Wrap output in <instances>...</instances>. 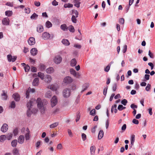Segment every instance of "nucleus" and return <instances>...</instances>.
<instances>
[{"instance_id":"28","label":"nucleus","mask_w":155,"mask_h":155,"mask_svg":"<svg viewBox=\"0 0 155 155\" xmlns=\"http://www.w3.org/2000/svg\"><path fill=\"white\" fill-rule=\"evenodd\" d=\"M48 88H50L52 91H56L57 90V87L54 85L53 84H51L48 87Z\"/></svg>"},{"instance_id":"29","label":"nucleus","mask_w":155,"mask_h":155,"mask_svg":"<svg viewBox=\"0 0 155 155\" xmlns=\"http://www.w3.org/2000/svg\"><path fill=\"white\" fill-rule=\"evenodd\" d=\"M14 155H19L18 150L16 148H15L13 151Z\"/></svg>"},{"instance_id":"37","label":"nucleus","mask_w":155,"mask_h":155,"mask_svg":"<svg viewBox=\"0 0 155 155\" xmlns=\"http://www.w3.org/2000/svg\"><path fill=\"white\" fill-rule=\"evenodd\" d=\"M77 17L74 15H73L71 18V20L73 22L76 23L77 22Z\"/></svg>"},{"instance_id":"31","label":"nucleus","mask_w":155,"mask_h":155,"mask_svg":"<svg viewBox=\"0 0 155 155\" xmlns=\"http://www.w3.org/2000/svg\"><path fill=\"white\" fill-rule=\"evenodd\" d=\"M38 17V15L35 13H34L30 17L31 19H33L37 18Z\"/></svg>"},{"instance_id":"4","label":"nucleus","mask_w":155,"mask_h":155,"mask_svg":"<svg viewBox=\"0 0 155 155\" xmlns=\"http://www.w3.org/2000/svg\"><path fill=\"white\" fill-rule=\"evenodd\" d=\"M58 102L57 98L56 97L54 96L51 100V105L52 107L55 106Z\"/></svg>"},{"instance_id":"9","label":"nucleus","mask_w":155,"mask_h":155,"mask_svg":"<svg viewBox=\"0 0 155 155\" xmlns=\"http://www.w3.org/2000/svg\"><path fill=\"white\" fill-rule=\"evenodd\" d=\"M8 129V126L6 124H4L1 128V131L3 132H5Z\"/></svg>"},{"instance_id":"39","label":"nucleus","mask_w":155,"mask_h":155,"mask_svg":"<svg viewBox=\"0 0 155 155\" xmlns=\"http://www.w3.org/2000/svg\"><path fill=\"white\" fill-rule=\"evenodd\" d=\"M70 72L71 74L74 75V76L76 75V74L77 73L73 69H71L70 70Z\"/></svg>"},{"instance_id":"63","label":"nucleus","mask_w":155,"mask_h":155,"mask_svg":"<svg viewBox=\"0 0 155 155\" xmlns=\"http://www.w3.org/2000/svg\"><path fill=\"white\" fill-rule=\"evenodd\" d=\"M95 147L94 146H92L90 148L91 152H95Z\"/></svg>"},{"instance_id":"18","label":"nucleus","mask_w":155,"mask_h":155,"mask_svg":"<svg viewBox=\"0 0 155 155\" xmlns=\"http://www.w3.org/2000/svg\"><path fill=\"white\" fill-rule=\"evenodd\" d=\"M77 61L75 58L72 59L70 62V65L72 67L75 66L77 64Z\"/></svg>"},{"instance_id":"45","label":"nucleus","mask_w":155,"mask_h":155,"mask_svg":"<svg viewBox=\"0 0 155 155\" xmlns=\"http://www.w3.org/2000/svg\"><path fill=\"white\" fill-rule=\"evenodd\" d=\"M24 68L25 72H28L29 71L30 67L28 65H27L26 66H24Z\"/></svg>"},{"instance_id":"16","label":"nucleus","mask_w":155,"mask_h":155,"mask_svg":"<svg viewBox=\"0 0 155 155\" xmlns=\"http://www.w3.org/2000/svg\"><path fill=\"white\" fill-rule=\"evenodd\" d=\"M2 92L3 93L1 94L2 99L5 100H6L8 98V96L7 95V92L4 90L2 91Z\"/></svg>"},{"instance_id":"64","label":"nucleus","mask_w":155,"mask_h":155,"mask_svg":"<svg viewBox=\"0 0 155 155\" xmlns=\"http://www.w3.org/2000/svg\"><path fill=\"white\" fill-rule=\"evenodd\" d=\"M52 4L54 6H57L58 5V3L55 0H54L52 3Z\"/></svg>"},{"instance_id":"12","label":"nucleus","mask_w":155,"mask_h":155,"mask_svg":"<svg viewBox=\"0 0 155 155\" xmlns=\"http://www.w3.org/2000/svg\"><path fill=\"white\" fill-rule=\"evenodd\" d=\"M37 52L38 50L36 48H32L30 50L31 54L33 56L36 55L37 54Z\"/></svg>"},{"instance_id":"20","label":"nucleus","mask_w":155,"mask_h":155,"mask_svg":"<svg viewBox=\"0 0 155 155\" xmlns=\"http://www.w3.org/2000/svg\"><path fill=\"white\" fill-rule=\"evenodd\" d=\"M80 1V0H74V5L77 8H79L81 4Z\"/></svg>"},{"instance_id":"58","label":"nucleus","mask_w":155,"mask_h":155,"mask_svg":"<svg viewBox=\"0 0 155 155\" xmlns=\"http://www.w3.org/2000/svg\"><path fill=\"white\" fill-rule=\"evenodd\" d=\"M13 133L15 136H16L18 134V129L17 128L15 129L13 131Z\"/></svg>"},{"instance_id":"25","label":"nucleus","mask_w":155,"mask_h":155,"mask_svg":"<svg viewBox=\"0 0 155 155\" xmlns=\"http://www.w3.org/2000/svg\"><path fill=\"white\" fill-rule=\"evenodd\" d=\"M17 142L18 141L17 140H14L11 142L12 146L13 147H16L17 146Z\"/></svg>"},{"instance_id":"30","label":"nucleus","mask_w":155,"mask_h":155,"mask_svg":"<svg viewBox=\"0 0 155 155\" xmlns=\"http://www.w3.org/2000/svg\"><path fill=\"white\" fill-rule=\"evenodd\" d=\"M12 14V12L11 11H7L5 12V15L8 16H10Z\"/></svg>"},{"instance_id":"33","label":"nucleus","mask_w":155,"mask_h":155,"mask_svg":"<svg viewBox=\"0 0 155 155\" xmlns=\"http://www.w3.org/2000/svg\"><path fill=\"white\" fill-rule=\"evenodd\" d=\"M51 93L50 91H48L45 94V97L48 98H50L51 97Z\"/></svg>"},{"instance_id":"22","label":"nucleus","mask_w":155,"mask_h":155,"mask_svg":"<svg viewBox=\"0 0 155 155\" xmlns=\"http://www.w3.org/2000/svg\"><path fill=\"white\" fill-rule=\"evenodd\" d=\"M89 86V84L88 83H85L83 86L82 89L81 91V92H83L85 90L87 89Z\"/></svg>"},{"instance_id":"50","label":"nucleus","mask_w":155,"mask_h":155,"mask_svg":"<svg viewBox=\"0 0 155 155\" xmlns=\"http://www.w3.org/2000/svg\"><path fill=\"white\" fill-rule=\"evenodd\" d=\"M5 135H1L0 136V141L1 142L5 140H6L5 139Z\"/></svg>"},{"instance_id":"41","label":"nucleus","mask_w":155,"mask_h":155,"mask_svg":"<svg viewBox=\"0 0 155 155\" xmlns=\"http://www.w3.org/2000/svg\"><path fill=\"white\" fill-rule=\"evenodd\" d=\"M134 141H135V135H133L131 136V144L132 146L133 145Z\"/></svg>"},{"instance_id":"43","label":"nucleus","mask_w":155,"mask_h":155,"mask_svg":"<svg viewBox=\"0 0 155 155\" xmlns=\"http://www.w3.org/2000/svg\"><path fill=\"white\" fill-rule=\"evenodd\" d=\"M126 108V107H123L122 105H119L118 107V109L119 110H122Z\"/></svg>"},{"instance_id":"57","label":"nucleus","mask_w":155,"mask_h":155,"mask_svg":"<svg viewBox=\"0 0 155 155\" xmlns=\"http://www.w3.org/2000/svg\"><path fill=\"white\" fill-rule=\"evenodd\" d=\"M121 102L123 104L124 106H125L127 104V101L126 99H124L121 101Z\"/></svg>"},{"instance_id":"49","label":"nucleus","mask_w":155,"mask_h":155,"mask_svg":"<svg viewBox=\"0 0 155 155\" xmlns=\"http://www.w3.org/2000/svg\"><path fill=\"white\" fill-rule=\"evenodd\" d=\"M25 12V13L28 14L30 12V9L28 8H26L24 9Z\"/></svg>"},{"instance_id":"56","label":"nucleus","mask_w":155,"mask_h":155,"mask_svg":"<svg viewBox=\"0 0 155 155\" xmlns=\"http://www.w3.org/2000/svg\"><path fill=\"white\" fill-rule=\"evenodd\" d=\"M127 46L126 45H125L124 46L123 52V53H125L127 51Z\"/></svg>"},{"instance_id":"23","label":"nucleus","mask_w":155,"mask_h":155,"mask_svg":"<svg viewBox=\"0 0 155 155\" xmlns=\"http://www.w3.org/2000/svg\"><path fill=\"white\" fill-rule=\"evenodd\" d=\"M61 29L64 31H66L68 30V27L65 24H63L61 25Z\"/></svg>"},{"instance_id":"14","label":"nucleus","mask_w":155,"mask_h":155,"mask_svg":"<svg viewBox=\"0 0 155 155\" xmlns=\"http://www.w3.org/2000/svg\"><path fill=\"white\" fill-rule=\"evenodd\" d=\"M44 30V28L42 25H38L37 27V31L39 33H41Z\"/></svg>"},{"instance_id":"53","label":"nucleus","mask_w":155,"mask_h":155,"mask_svg":"<svg viewBox=\"0 0 155 155\" xmlns=\"http://www.w3.org/2000/svg\"><path fill=\"white\" fill-rule=\"evenodd\" d=\"M117 87V84L116 83H114L113 85L112 89L113 91H116Z\"/></svg>"},{"instance_id":"2","label":"nucleus","mask_w":155,"mask_h":155,"mask_svg":"<svg viewBox=\"0 0 155 155\" xmlns=\"http://www.w3.org/2000/svg\"><path fill=\"white\" fill-rule=\"evenodd\" d=\"M71 94V91L69 89H65L63 91V96L64 98L68 97L70 96Z\"/></svg>"},{"instance_id":"62","label":"nucleus","mask_w":155,"mask_h":155,"mask_svg":"<svg viewBox=\"0 0 155 155\" xmlns=\"http://www.w3.org/2000/svg\"><path fill=\"white\" fill-rule=\"evenodd\" d=\"M148 55L151 58H154L153 54L151 52L150 50L149 51Z\"/></svg>"},{"instance_id":"19","label":"nucleus","mask_w":155,"mask_h":155,"mask_svg":"<svg viewBox=\"0 0 155 155\" xmlns=\"http://www.w3.org/2000/svg\"><path fill=\"white\" fill-rule=\"evenodd\" d=\"M61 42L63 44L66 46H68L70 45V43L67 39H64L62 40Z\"/></svg>"},{"instance_id":"48","label":"nucleus","mask_w":155,"mask_h":155,"mask_svg":"<svg viewBox=\"0 0 155 155\" xmlns=\"http://www.w3.org/2000/svg\"><path fill=\"white\" fill-rule=\"evenodd\" d=\"M90 114L92 116H94L95 114V110L94 109H93L91 110L90 113Z\"/></svg>"},{"instance_id":"59","label":"nucleus","mask_w":155,"mask_h":155,"mask_svg":"<svg viewBox=\"0 0 155 155\" xmlns=\"http://www.w3.org/2000/svg\"><path fill=\"white\" fill-rule=\"evenodd\" d=\"M31 71L32 72H36L37 71V68L34 67H31Z\"/></svg>"},{"instance_id":"35","label":"nucleus","mask_w":155,"mask_h":155,"mask_svg":"<svg viewBox=\"0 0 155 155\" xmlns=\"http://www.w3.org/2000/svg\"><path fill=\"white\" fill-rule=\"evenodd\" d=\"M39 67L40 70L41 71L45 70L46 68L45 65L42 64L39 65Z\"/></svg>"},{"instance_id":"44","label":"nucleus","mask_w":155,"mask_h":155,"mask_svg":"<svg viewBox=\"0 0 155 155\" xmlns=\"http://www.w3.org/2000/svg\"><path fill=\"white\" fill-rule=\"evenodd\" d=\"M72 14H73V15H74L76 17H78L79 13L77 11L75 10H72Z\"/></svg>"},{"instance_id":"26","label":"nucleus","mask_w":155,"mask_h":155,"mask_svg":"<svg viewBox=\"0 0 155 155\" xmlns=\"http://www.w3.org/2000/svg\"><path fill=\"white\" fill-rule=\"evenodd\" d=\"M59 124L58 122H56L53 124H51L50 125V128H53L56 127Z\"/></svg>"},{"instance_id":"61","label":"nucleus","mask_w":155,"mask_h":155,"mask_svg":"<svg viewBox=\"0 0 155 155\" xmlns=\"http://www.w3.org/2000/svg\"><path fill=\"white\" fill-rule=\"evenodd\" d=\"M108 89V87H107L105 88L104 89L103 91V94L105 96L106 95L107 93V90Z\"/></svg>"},{"instance_id":"5","label":"nucleus","mask_w":155,"mask_h":155,"mask_svg":"<svg viewBox=\"0 0 155 155\" xmlns=\"http://www.w3.org/2000/svg\"><path fill=\"white\" fill-rule=\"evenodd\" d=\"M73 81V79L69 76H67L64 79V82L67 84L71 83Z\"/></svg>"},{"instance_id":"17","label":"nucleus","mask_w":155,"mask_h":155,"mask_svg":"<svg viewBox=\"0 0 155 155\" xmlns=\"http://www.w3.org/2000/svg\"><path fill=\"white\" fill-rule=\"evenodd\" d=\"M45 81L47 83L50 82L51 80V77L49 75H47L45 78Z\"/></svg>"},{"instance_id":"7","label":"nucleus","mask_w":155,"mask_h":155,"mask_svg":"<svg viewBox=\"0 0 155 155\" xmlns=\"http://www.w3.org/2000/svg\"><path fill=\"white\" fill-rule=\"evenodd\" d=\"M7 57L8 61L9 62H14L17 58V57L16 56H13L12 57L11 54H8L7 55Z\"/></svg>"},{"instance_id":"10","label":"nucleus","mask_w":155,"mask_h":155,"mask_svg":"<svg viewBox=\"0 0 155 155\" xmlns=\"http://www.w3.org/2000/svg\"><path fill=\"white\" fill-rule=\"evenodd\" d=\"M2 23L3 25H9V20L8 18L6 17L4 18L2 20Z\"/></svg>"},{"instance_id":"11","label":"nucleus","mask_w":155,"mask_h":155,"mask_svg":"<svg viewBox=\"0 0 155 155\" xmlns=\"http://www.w3.org/2000/svg\"><path fill=\"white\" fill-rule=\"evenodd\" d=\"M25 137L23 135L20 136L18 139V142L19 143L22 144L24 141Z\"/></svg>"},{"instance_id":"42","label":"nucleus","mask_w":155,"mask_h":155,"mask_svg":"<svg viewBox=\"0 0 155 155\" xmlns=\"http://www.w3.org/2000/svg\"><path fill=\"white\" fill-rule=\"evenodd\" d=\"M69 30V31L72 32H74V31L75 30L74 29V27L72 25H71L69 26L68 27Z\"/></svg>"},{"instance_id":"27","label":"nucleus","mask_w":155,"mask_h":155,"mask_svg":"<svg viewBox=\"0 0 155 155\" xmlns=\"http://www.w3.org/2000/svg\"><path fill=\"white\" fill-rule=\"evenodd\" d=\"M12 133L8 134L7 135H5V139L8 140H10L12 137Z\"/></svg>"},{"instance_id":"47","label":"nucleus","mask_w":155,"mask_h":155,"mask_svg":"<svg viewBox=\"0 0 155 155\" xmlns=\"http://www.w3.org/2000/svg\"><path fill=\"white\" fill-rule=\"evenodd\" d=\"M15 107V102L14 101H12L10 106L11 108H14Z\"/></svg>"},{"instance_id":"40","label":"nucleus","mask_w":155,"mask_h":155,"mask_svg":"<svg viewBox=\"0 0 155 155\" xmlns=\"http://www.w3.org/2000/svg\"><path fill=\"white\" fill-rule=\"evenodd\" d=\"M32 106V102L31 101H30L27 103V106L28 109H31Z\"/></svg>"},{"instance_id":"24","label":"nucleus","mask_w":155,"mask_h":155,"mask_svg":"<svg viewBox=\"0 0 155 155\" xmlns=\"http://www.w3.org/2000/svg\"><path fill=\"white\" fill-rule=\"evenodd\" d=\"M54 71V69L52 67H50L47 68L46 70V72L48 74H51Z\"/></svg>"},{"instance_id":"21","label":"nucleus","mask_w":155,"mask_h":155,"mask_svg":"<svg viewBox=\"0 0 155 155\" xmlns=\"http://www.w3.org/2000/svg\"><path fill=\"white\" fill-rule=\"evenodd\" d=\"M104 135V132L103 130H100L98 133V138L99 140L101 139Z\"/></svg>"},{"instance_id":"60","label":"nucleus","mask_w":155,"mask_h":155,"mask_svg":"<svg viewBox=\"0 0 155 155\" xmlns=\"http://www.w3.org/2000/svg\"><path fill=\"white\" fill-rule=\"evenodd\" d=\"M59 111V110L58 108H56L52 111V113L55 114L58 113Z\"/></svg>"},{"instance_id":"8","label":"nucleus","mask_w":155,"mask_h":155,"mask_svg":"<svg viewBox=\"0 0 155 155\" xmlns=\"http://www.w3.org/2000/svg\"><path fill=\"white\" fill-rule=\"evenodd\" d=\"M28 42L29 45H34L35 43V38L32 37H30L28 40Z\"/></svg>"},{"instance_id":"34","label":"nucleus","mask_w":155,"mask_h":155,"mask_svg":"<svg viewBox=\"0 0 155 155\" xmlns=\"http://www.w3.org/2000/svg\"><path fill=\"white\" fill-rule=\"evenodd\" d=\"M38 76L41 80H43L44 79V75L43 73L41 72H38Z\"/></svg>"},{"instance_id":"36","label":"nucleus","mask_w":155,"mask_h":155,"mask_svg":"<svg viewBox=\"0 0 155 155\" xmlns=\"http://www.w3.org/2000/svg\"><path fill=\"white\" fill-rule=\"evenodd\" d=\"M117 105L116 104H114V105L112 106L111 109V112H112V109H114V111L115 113H116L117 111V110L116 108Z\"/></svg>"},{"instance_id":"51","label":"nucleus","mask_w":155,"mask_h":155,"mask_svg":"<svg viewBox=\"0 0 155 155\" xmlns=\"http://www.w3.org/2000/svg\"><path fill=\"white\" fill-rule=\"evenodd\" d=\"M81 137L83 141H84L86 140L87 136L85 134L82 133L81 134Z\"/></svg>"},{"instance_id":"38","label":"nucleus","mask_w":155,"mask_h":155,"mask_svg":"<svg viewBox=\"0 0 155 155\" xmlns=\"http://www.w3.org/2000/svg\"><path fill=\"white\" fill-rule=\"evenodd\" d=\"M73 5L72 4H70V3H68V4H65L64 5V7L65 8H72L73 7Z\"/></svg>"},{"instance_id":"46","label":"nucleus","mask_w":155,"mask_h":155,"mask_svg":"<svg viewBox=\"0 0 155 155\" xmlns=\"http://www.w3.org/2000/svg\"><path fill=\"white\" fill-rule=\"evenodd\" d=\"M30 134H29V133H27L25 134V138L26 140H28L30 139Z\"/></svg>"},{"instance_id":"3","label":"nucleus","mask_w":155,"mask_h":155,"mask_svg":"<svg viewBox=\"0 0 155 155\" xmlns=\"http://www.w3.org/2000/svg\"><path fill=\"white\" fill-rule=\"evenodd\" d=\"M51 37V38H52L53 37V35L52 34L51 36L48 33L46 32H44L42 35V38L45 40L48 39L50 37Z\"/></svg>"},{"instance_id":"13","label":"nucleus","mask_w":155,"mask_h":155,"mask_svg":"<svg viewBox=\"0 0 155 155\" xmlns=\"http://www.w3.org/2000/svg\"><path fill=\"white\" fill-rule=\"evenodd\" d=\"M12 97L14 99L17 101H18L20 99L19 95L18 93H15L13 94Z\"/></svg>"},{"instance_id":"32","label":"nucleus","mask_w":155,"mask_h":155,"mask_svg":"<svg viewBox=\"0 0 155 155\" xmlns=\"http://www.w3.org/2000/svg\"><path fill=\"white\" fill-rule=\"evenodd\" d=\"M46 27L48 28L52 27V24L50 21H48L46 22Z\"/></svg>"},{"instance_id":"1","label":"nucleus","mask_w":155,"mask_h":155,"mask_svg":"<svg viewBox=\"0 0 155 155\" xmlns=\"http://www.w3.org/2000/svg\"><path fill=\"white\" fill-rule=\"evenodd\" d=\"M36 102L37 104L38 107L40 110L41 113L42 114L44 113L45 110L41 99L40 98H38Z\"/></svg>"},{"instance_id":"15","label":"nucleus","mask_w":155,"mask_h":155,"mask_svg":"<svg viewBox=\"0 0 155 155\" xmlns=\"http://www.w3.org/2000/svg\"><path fill=\"white\" fill-rule=\"evenodd\" d=\"M39 83V80L38 78H35L33 81L32 84L34 86H37Z\"/></svg>"},{"instance_id":"52","label":"nucleus","mask_w":155,"mask_h":155,"mask_svg":"<svg viewBox=\"0 0 155 155\" xmlns=\"http://www.w3.org/2000/svg\"><path fill=\"white\" fill-rule=\"evenodd\" d=\"M31 109H28V110H27V116L28 117L30 116L32 114V112L30 110Z\"/></svg>"},{"instance_id":"54","label":"nucleus","mask_w":155,"mask_h":155,"mask_svg":"<svg viewBox=\"0 0 155 155\" xmlns=\"http://www.w3.org/2000/svg\"><path fill=\"white\" fill-rule=\"evenodd\" d=\"M151 85L149 84H148L147 86L146 87L145 89L147 91H149L150 89Z\"/></svg>"},{"instance_id":"55","label":"nucleus","mask_w":155,"mask_h":155,"mask_svg":"<svg viewBox=\"0 0 155 155\" xmlns=\"http://www.w3.org/2000/svg\"><path fill=\"white\" fill-rule=\"evenodd\" d=\"M110 65H108L105 68H104V71L106 72H108L110 69Z\"/></svg>"},{"instance_id":"6","label":"nucleus","mask_w":155,"mask_h":155,"mask_svg":"<svg viewBox=\"0 0 155 155\" xmlns=\"http://www.w3.org/2000/svg\"><path fill=\"white\" fill-rule=\"evenodd\" d=\"M62 58L60 56H56L54 59V62L56 64H60L62 61Z\"/></svg>"}]
</instances>
